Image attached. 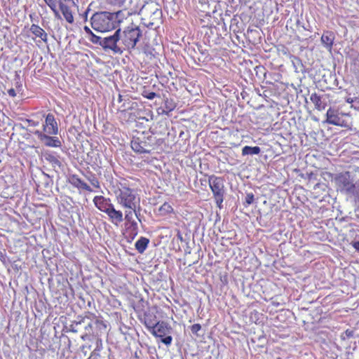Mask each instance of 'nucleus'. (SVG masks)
Returning <instances> with one entry per match:
<instances>
[{
	"mask_svg": "<svg viewBox=\"0 0 359 359\" xmlns=\"http://www.w3.org/2000/svg\"><path fill=\"white\" fill-rule=\"evenodd\" d=\"M142 36L140 27L131 23L123 29H118L113 35L104 37L101 46L104 49L112 50L114 53L122 54L124 51L131 52L135 48Z\"/></svg>",
	"mask_w": 359,
	"mask_h": 359,
	"instance_id": "1",
	"label": "nucleus"
},
{
	"mask_svg": "<svg viewBox=\"0 0 359 359\" xmlns=\"http://www.w3.org/2000/svg\"><path fill=\"white\" fill-rule=\"evenodd\" d=\"M122 14V11L115 13L107 11L96 12L90 18L91 27L97 32H110L115 29L119 25L121 20L118 18Z\"/></svg>",
	"mask_w": 359,
	"mask_h": 359,
	"instance_id": "2",
	"label": "nucleus"
},
{
	"mask_svg": "<svg viewBox=\"0 0 359 359\" xmlns=\"http://www.w3.org/2000/svg\"><path fill=\"white\" fill-rule=\"evenodd\" d=\"M117 203L123 208L133 210L137 217V208L140 207V198L135 190L119 183L114 190Z\"/></svg>",
	"mask_w": 359,
	"mask_h": 359,
	"instance_id": "3",
	"label": "nucleus"
},
{
	"mask_svg": "<svg viewBox=\"0 0 359 359\" xmlns=\"http://www.w3.org/2000/svg\"><path fill=\"white\" fill-rule=\"evenodd\" d=\"M44 5L53 13L55 18L60 19L62 16L67 22H74V12L68 3L72 0H42Z\"/></svg>",
	"mask_w": 359,
	"mask_h": 359,
	"instance_id": "4",
	"label": "nucleus"
},
{
	"mask_svg": "<svg viewBox=\"0 0 359 359\" xmlns=\"http://www.w3.org/2000/svg\"><path fill=\"white\" fill-rule=\"evenodd\" d=\"M93 203L95 206L101 212L107 215L109 221L115 224L118 225L123 220V215L121 210L115 209L114 204L111 203L109 198L103 196H96L94 197Z\"/></svg>",
	"mask_w": 359,
	"mask_h": 359,
	"instance_id": "5",
	"label": "nucleus"
},
{
	"mask_svg": "<svg viewBox=\"0 0 359 359\" xmlns=\"http://www.w3.org/2000/svg\"><path fill=\"white\" fill-rule=\"evenodd\" d=\"M83 325L84 332L81 336V339L83 341L90 340L91 338H95L101 342L100 337L107 328V325L102 320H96L95 323L88 322Z\"/></svg>",
	"mask_w": 359,
	"mask_h": 359,
	"instance_id": "6",
	"label": "nucleus"
},
{
	"mask_svg": "<svg viewBox=\"0 0 359 359\" xmlns=\"http://www.w3.org/2000/svg\"><path fill=\"white\" fill-rule=\"evenodd\" d=\"M208 184L217 206L219 208H222L225 194L224 179L220 177L211 175L208 178Z\"/></svg>",
	"mask_w": 359,
	"mask_h": 359,
	"instance_id": "7",
	"label": "nucleus"
},
{
	"mask_svg": "<svg viewBox=\"0 0 359 359\" xmlns=\"http://www.w3.org/2000/svg\"><path fill=\"white\" fill-rule=\"evenodd\" d=\"M171 327L164 321H158L149 331L156 337L161 338V341L165 345L172 343V337L170 335Z\"/></svg>",
	"mask_w": 359,
	"mask_h": 359,
	"instance_id": "8",
	"label": "nucleus"
},
{
	"mask_svg": "<svg viewBox=\"0 0 359 359\" xmlns=\"http://www.w3.org/2000/svg\"><path fill=\"white\" fill-rule=\"evenodd\" d=\"M326 116V122L329 124L345 128L348 127L347 121L342 118V114H340L335 109L329 108L327 111Z\"/></svg>",
	"mask_w": 359,
	"mask_h": 359,
	"instance_id": "9",
	"label": "nucleus"
},
{
	"mask_svg": "<svg viewBox=\"0 0 359 359\" xmlns=\"http://www.w3.org/2000/svg\"><path fill=\"white\" fill-rule=\"evenodd\" d=\"M145 137L142 135L140 136H133L131 140L132 149L139 154L150 152V145L144 140Z\"/></svg>",
	"mask_w": 359,
	"mask_h": 359,
	"instance_id": "10",
	"label": "nucleus"
},
{
	"mask_svg": "<svg viewBox=\"0 0 359 359\" xmlns=\"http://www.w3.org/2000/svg\"><path fill=\"white\" fill-rule=\"evenodd\" d=\"M43 133L48 135H57L58 126L55 116L53 114H48L46 116L45 123L43 124Z\"/></svg>",
	"mask_w": 359,
	"mask_h": 359,
	"instance_id": "11",
	"label": "nucleus"
},
{
	"mask_svg": "<svg viewBox=\"0 0 359 359\" xmlns=\"http://www.w3.org/2000/svg\"><path fill=\"white\" fill-rule=\"evenodd\" d=\"M34 133L37 135L39 140L44 143L47 147H60L62 143L58 137H51L50 135L43 133L40 130H36Z\"/></svg>",
	"mask_w": 359,
	"mask_h": 359,
	"instance_id": "12",
	"label": "nucleus"
},
{
	"mask_svg": "<svg viewBox=\"0 0 359 359\" xmlns=\"http://www.w3.org/2000/svg\"><path fill=\"white\" fill-rule=\"evenodd\" d=\"M68 182L74 188L79 190H83L88 192H92V188L83 180H81L77 175H70L68 177Z\"/></svg>",
	"mask_w": 359,
	"mask_h": 359,
	"instance_id": "13",
	"label": "nucleus"
},
{
	"mask_svg": "<svg viewBox=\"0 0 359 359\" xmlns=\"http://www.w3.org/2000/svg\"><path fill=\"white\" fill-rule=\"evenodd\" d=\"M96 320H100L95 313H91L90 311L85 312L83 316L81 317V319L78 322H74V323L71 325L72 331L76 332L79 330V326L83 325V324H86L88 322L86 320H89V322L95 323Z\"/></svg>",
	"mask_w": 359,
	"mask_h": 359,
	"instance_id": "14",
	"label": "nucleus"
},
{
	"mask_svg": "<svg viewBox=\"0 0 359 359\" xmlns=\"http://www.w3.org/2000/svg\"><path fill=\"white\" fill-rule=\"evenodd\" d=\"M30 32L34 35L35 38H40L41 40L45 43L48 41V34L45 30L39 25L32 24L29 29Z\"/></svg>",
	"mask_w": 359,
	"mask_h": 359,
	"instance_id": "15",
	"label": "nucleus"
},
{
	"mask_svg": "<svg viewBox=\"0 0 359 359\" xmlns=\"http://www.w3.org/2000/svg\"><path fill=\"white\" fill-rule=\"evenodd\" d=\"M310 100L314 104L315 108L318 111H323L327 107V103L323 100V97L316 93H313L311 95Z\"/></svg>",
	"mask_w": 359,
	"mask_h": 359,
	"instance_id": "16",
	"label": "nucleus"
},
{
	"mask_svg": "<svg viewBox=\"0 0 359 359\" xmlns=\"http://www.w3.org/2000/svg\"><path fill=\"white\" fill-rule=\"evenodd\" d=\"M334 34L332 31H325L321 36V42L327 49H332L334 40Z\"/></svg>",
	"mask_w": 359,
	"mask_h": 359,
	"instance_id": "17",
	"label": "nucleus"
},
{
	"mask_svg": "<svg viewBox=\"0 0 359 359\" xmlns=\"http://www.w3.org/2000/svg\"><path fill=\"white\" fill-rule=\"evenodd\" d=\"M44 158L48 161L53 166H61V162L59 160L60 156L55 153L52 151H45L43 153Z\"/></svg>",
	"mask_w": 359,
	"mask_h": 359,
	"instance_id": "18",
	"label": "nucleus"
},
{
	"mask_svg": "<svg viewBox=\"0 0 359 359\" xmlns=\"http://www.w3.org/2000/svg\"><path fill=\"white\" fill-rule=\"evenodd\" d=\"M157 322L156 315L150 313H144L143 323L148 330H149Z\"/></svg>",
	"mask_w": 359,
	"mask_h": 359,
	"instance_id": "19",
	"label": "nucleus"
},
{
	"mask_svg": "<svg viewBox=\"0 0 359 359\" xmlns=\"http://www.w3.org/2000/svg\"><path fill=\"white\" fill-rule=\"evenodd\" d=\"M149 243V239L146 237H140L135 243V246L136 250L140 253H143Z\"/></svg>",
	"mask_w": 359,
	"mask_h": 359,
	"instance_id": "20",
	"label": "nucleus"
},
{
	"mask_svg": "<svg viewBox=\"0 0 359 359\" xmlns=\"http://www.w3.org/2000/svg\"><path fill=\"white\" fill-rule=\"evenodd\" d=\"M176 107V104L172 100L166 99L164 102V106L162 109L161 114L168 115L170 112L172 111Z\"/></svg>",
	"mask_w": 359,
	"mask_h": 359,
	"instance_id": "21",
	"label": "nucleus"
},
{
	"mask_svg": "<svg viewBox=\"0 0 359 359\" xmlns=\"http://www.w3.org/2000/svg\"><path fill=\"white\" fill-rule=\"evenodd\" d=\"M261 149L258 146L250 147V146H245L242 149V155H257L260 153Z\"/></svg>",
	"mask_w": 359,
	"mask_h": 359,
	"instance_id": "22",
	"label": "nucleus"
},
{
	"mask_svg": "<svg viewBox=\"0 0 359 359\" xmlns=\"http://www.w3.org/2000/svg\"><path fill=\"white\" fill-rule=\"evenodd\" d=\"M126 232L129 236L134 238L138 233V225L137 222H132L131 224H126Z\"/></svg>",
	"mask_w": 359,
	"mask_h": 359,
	"instance_id": "23",
	"label": "nucleus"
},
{
	"mask_svg": "<svg viewBox=\"0 0 359 359\" xmlns=\"http://www.w3.org/2000/svg\"><path fill=\"white\" fill-rule=\"evenodd\" d=\"M173 208L169 203L165 202L158 208V214L161 216H165L172 212Z\"/></svg>",
	"mask_w": 359,
	"mask_h": 359,
	"instance_id": "24",
	"label": "nucleus"
},
{
	"mask_svg": "<svg viewBox=\"0 0 359 359\" xmlns=\"http://www.w3.org/2000/svg\"><path fill=\"white\" fill-rule=\"evenodd\" d=\"M86 179L90 182L93 187L97 189H100V182L94 174H91L90 176H86Z\"/></svg>",
	"mask_w": 359,
	"mask_h": 359,
	"instance_id": "25",
	"label": "nucleus"
},
{
	"mask_svg": "<svg viewBox=\"0 0 359 359\" xmlns=\"http://www.w3.org/2000/svg\"><path fill=\"white\" fill-rule=\"evenodd\" d=\"M133 210L128 209L125 211V220L126 224H131L132 222H136V221L133 218Z\"/></svg>",
	"mask_w": 359,
	"mask_h": 359,
	"instance_id": "26",
	"label": "nucleus"
},
{
	"mask_svg": "<svg viewBox=\"0 0 359 359\" xmlns=\"http://www.w3.org/2000/svg\"><path fill=\"white\" fill-rule=\"evenodd\" d=\"M254 201V194L252 193H248L247 194L245 202L243 203V205L245 207H248L250 205H251Z\"/></svg>",
	"mask_w": 359,
	"mask_h": 359,
	"instance_id": "27",
	"label": "nucleus"
},
{
	"mask_svg": "<svg viewBox=\"0 0 359 359\" xmlns=\"http://www.w3.org/2000/svg\"><path fill=\"white\" fill-rule=\"evenodd\" d=\"M43 117V116L41 118H38L37 120H35L34 118L26 119V121L28 123V126L35 127L38 126L40 124Z\"/></svg>",
	"mask_w": 359,
	"mask_h": 359,
	"instance_id": "28",
	"label": "nucleus"
},
{
	"mask_svg": "<svg viewBox=\"0 0 359 359\" xmlns=\"http://www.w3.org/2000/svg\"><path fill=\"white\" fill-rule=\"evenodd\" d=\"M107 3L112 6H121L123 5L126 0H107Z\"/></svg>",
	"mask_w": 359,
	"mask_h": 359,
	"instance_id": "29",
	"label": "nucleus"
},
{
	"mask_svg": "<svg viewBox=\"0 0 359 359\" xmlns=\"http://www.w3.org/2000/svg\"><path fill=\"white\" fill-rule=\"evenodd\" d=\"M143 97L149 99V100H153L154 97L157 96V94L154 92H147L144 91L142 93Z\"/></svg>",
	"mask_w": 359,
	"mask_h": 359,
	"instance_id": "30",
	"label": "nucleus"
},
{
	"mask_svg": "<svg viewBox=\"0 0 359 359\" xmlns=\"http://www.w3.org/2000/svg\"><path fill=\"white\" fill-rule=\"evenodd\" d=\"M201 330V325L198 323L194 324L191 326V331L193 334H197Z\"/></svg>",
	"mask_w": 359,
	"mask_h": 359,
	"instance_id": "31",
	"label": "nucleus"
},
{
	"mask_svg": "<svg viewBox=\"0 0 359 359\" xmlns=\"http://www.w3.org/2000/svg\"><path fill=\"white\" fill-rule=\"evenodd\" d=\"M344 186L346 187L348 191H351L355 188V185L349 180H346L343 182Z\"/></svg>",
	"mask_w": 359,
	"mask_h": 359,
	"instance_id": "32",
	"label": "nucleus"
},
{
	"mask_svg": "<svg viewBox=\"0 0 359 359\" xmlns=\"http://www.w3.org/2000/svg\"><path fill=\"white\" fill-rule=\"evenodd\" d=\"M89 10V8H87L83 13L79 14L80 18L83 20L84 22H86L88 21Z\"/></svg>",
	"mask_w": 359,
	"mask_h": 359,
	"instance_id": "33",
	"label": "nucleus"
},
{
	"mask_svg": "<svg viewBox=\"0 0 359 359\" xmlns=\"http://www.w3.org/2000/svg\"><path fill=\"white\" fill-rule=\"evenodd\" d=\"M154 158H147L146 159H144L142 161V162L140 163V164L142 165H144V164H151L154 162Z\"/></svg>",
	"mask_w": 359,
	"mask_h": 359,
	"instance_id": "34",
	"label": "nucleus"
},
{
	"mask_svg": "<svg viewBox=\"0 0 359 359\" xmlns=\"http://www.w3.org/2000/svg\"><path fill=\"white\" fill-rule=\"evenodd\" d=\"M7 93L10 97H15L16 96V93L14 88L8 89Z\"/></svg>",
	"mask_w": 359,
	"mask_h": 359,
	"instance_id": "35",
	"label": "nucleus"
},
{
	"mask_svg": "<svg viewBox=\"0 0 359 359\" xmlns=\"http://www.w3.org/2000/svg\"><path fill=\"white\" fill-rule=\"evenodd\" d=\"M83 29H84V31H85V32H86V34H90V35H93V32L91 31V29H90L88 26H85V27H83Z\"/></svg>",
	"mask_w": 359,
	"mask_h": 359,
	"instance_id": "36",
	"label": "nucleus"
},
{
	"mask_svg": "<svg viewBox=\"0 0 359 359\" xmlns=\"http://www.w3.org/2000/svg\"><path fill=\"white\" fill-rule=\"evenodd\" d=\"M353 246L356 250L359 251V241L355 242Z\"/></svg>",
	"mask_w": 359,
	"mask_h": 359,
	"instance_id": "37",
	"label": "nucleus"
},
{
	"mask_svg": "<svg viewBox=\"0 0 359 359\" xmlns=\"http://www.w3.org/2000/svg\"><path fill=\"white\" fill-rule=\"evenodd\" d=\"M122 101V95H118V102H121Z\"/></svg>",
	"mask_w": 359,
	"mask_h": 359,
	"instance_id": "38",
	"label": "nucleus"
},
{
	"mask_svg": "<svg viewBox=\"0 0 359 359\" xmlns=\"http://www.w3.org/2000/svg\"><path fill=\"white\" fill-rule=\"evenodd\" d=\"M133 12H128V15H132Z\"/></svg>",
	"mask_w": 359,
	"mask_h": 359,
	"instance_id": "39",
	"label": "nucleus"
}]
</instances>
